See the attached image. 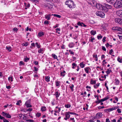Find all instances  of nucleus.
Segmentation results:
<instances>
[{
  "mask_svg": "<svg viewBox=\"0 0 122 122\" xmlns=\"http://www.w3.org/2000/svg\"><path fill=\"white\" fill-rule=\"evenodd\" d=\"M109 98V97H107L103 99H101L100 100L101 102H102L105 101L106 100L108 99Z\"/></svg>",
  "mask_w": 122,
  "mask_h": 122,
  "instance_id": "obj_15",
  "label": "nucleus"
},
{
  "mask_svg": "<svg viewBox=\"0 0 122 122\" xmlns=\"http://www.w3.org/2000/svg\"><path fill=\"white\" fill-rule=\"evenodd\" d=\"M35 44L38 48H39L40 47V45H39L37 42H36L35 43Z\"/></svg>",
  "mask_w": 122,
  "mask_h": 122,
  "instance_id": "obj_47",
  "label": "nucleus"
},
{
  "mask_svg": "<svg viewBox=\"0 0 122 122\" xmlns=\"http://www.w3.org/2000/svg\"><path fill=\"white\" fill-rule=\"evenodd\" d=\"M96 83V81L95 80H93L92 79H91L90 81V84H95Z\"/></svg>",
  "mask_w": 122,
  "mask_h": 122,
  "instance_id": "obj_22",
  "label": "nucleus"
},
{
  "mask_svg": "<svg viewBox=\"0 0 122 122\" xmlns=\"http://www.w3.org/2000/svg\"><path fill=\"white\" fill-rule=\"evenodd\" d=\"M23 115L22 114H20L19 115V116L20 117V119L21 120L23 119Z\"/></svg>",
  "mask_w": 122,
  "mask_h": 122,
  "instance_id": "obj_39",
  "label": "nucleus"
},
{
  "mask_svg": "<svg viewBox=\"0 0 122 122\" xmlns=\"http://www.w3.org/2000/svg\"><path fill=\"white\" fill-rule=\"evenodd\" d=\"M117 60L120 63H122V59H120L119 57H118Z\"/></svg>",
  "mask_w": 122,
  "mask_h": 122,
  "instance_id": "obj_36",
  "label": "nucleus"
},
{
  "mask_svg": "<svg viewBox=\"0 0 122 122\" xmlns=\"http://www.w3.org/2000/svg\"><path fill=\"white\" fill-rule=\"evenodd\" d=\"M52 5L51 4L47 3L44 5V6L47 9H51L53 8Z\"/></svg>",
  "mask_w": 122,
  "mask_h": 122,
  "instance_id": "obj_5",
  "label": "nucleus"
},
{
  "mask_svg": "<svg viewBox=\"0 0 122 122\" xmlns=\"http://www.w3.org/2000/svg\"><path fill=\"white\" fill-rule=\"evenodd\" d=\"M95 39V38H93L92 37H91V39H89V40L90 41H91L92 42H93V40H94Z\"/></svg>",
  "mask_w": 122,
  "mask_h": 122,
  "instance_id": "obj_45",
  "label": "nucleus"
},
{
  "mask_svg": "<svg viewBox=\"0 0 122 122\" xmlns=\"http://www.w3.org/2000/svg\"><path fill=\"white\" fill-rule=\"evenodd\" d=\"M96 15L98 16H100L102 17H103L104 16L105 14L102 12L100 11H97L96 12Z\"/></svg>",
  "mask_w": 122,
  "mask_h": 122,
  "instance_id": "obj_3",
  "label": "nucleus"
},
{
  "mask_svg": "<svg viewBox=\"0 0 122 122\" xmlns=\"http://www.w3.org/2000/svg\"><path fill=\"white\" fill-rule=\"evenodd\" d=\"M118 26H115L113 27L112 28V30H116L117 31Z\"/></svg>",
  "mask_w": 122,
  "mask_h": 122,
  "instance_id": "obj_37",
  "label": "nucleus"
},
{
  "mask_svg": "<svg viewBox=\"0 0 122 122\" xmlns=\"http://www.w3.org/2000/svg\"><path fill=\"white\" fill-rule=\"evenodd\" d=\"M69 52L71 54L73 55L74 54V52H73L71 50H69Z\"/></svg>",
  "mask_w": 122,
  "mask_h": 122,
  "instance_id": "obj_54",
  "label": "nucleus"
},
{
  "mask_svg": "<svg viewBox=\"0 0 122 122\" xmlns=\"http://www.w3.org/2000/svg\"><path fill=\"white\" fill-rule=\"evenodd\" d=\"M106 122H110V121L108 118H106Z\"/></svg>",
  "mask_w": 122,
  "mask_h": 122,
  "instance_id": "obj_64",
  "label": "nucleus"
},
{
  "mask_svg": "<svg viewBox=\"0 0 122 122\" xmlns=\"http://www.w3.org/2000/svg\"><path fill=\"white\" fill-rule=\"evenodd\" d=\"M69 113L70 114L75 115H76L77 116H78V115L76 113H74V112H69Z\"/></svg>",
  "mask_w": 122,
  "mask_h": 122,
  "instance_id": "obj_51",
  "label": "nucleus"
},
{
  "mask_svg": "<svg viewBox=\"0 0 122 122\" xmlns=\"http://www.w3.org/2000/svg\"><path fill=\"white\" fill-rule=\"evenodd\" d=\"M2 114L3 116H5L6 117V116L8 115L9 113H8L6 112H3L2 113Z\"/></svg>",
  "mask_w": 122,
  "mask_h": 122,
  "instance_id": "obj_28",
  "label": "nucleus"
},
{
  "mask_svg": "<svg viewBox=\"0 0 122 122\" xmlns=\"http://www.w3.org/2000/svg\"><path fill=\"white\" fill-rule=\"evenodd\" d=\"M84 69L85 72L87 73H89V70H91V68L89 67L85 68Z\"/></svg>",
  "mask_w": 122,
  "mask_h": 122,
  "instance_id": "obj_10",
  "label": "nucleus"
},
{
  "mask_svg": "<svg viewBox=\"0 0 122 122\" xmlns=\"http://www.w3.org/2000/svg\"><path fill=\"white\" fill-rule=\"evenodd\" d=\"M117 111L118 112V113H121V109L119 108H118L117 109Z\"/></svg>",
  "mask_w": 122,
  "mask_h": 122,
  "instance_id": "obj_55",
  "label": "nucleus"
},
{
  "mask_svg": "<svg viewBox=\"0 0 122 122\" xmlns=\"http://www.w3.org/2000/svg\"><path fill=\"white\" fill-rule=\"evenodd\" d=\"M25 105L27 107H32V105L30 104V100H29L26 101L25 104Z\"/></svg>",
  "mask_w": 122,
  "mask_h": 122,
  "instance_id": "obj_4",
  "label": "nucleus"
},
{
  "mask_svg": "<svg viewBox=\"0 0 122 122\" xmlns=\"http://www.w3.org/2000/svg\"><path fill=\"white\" fill-rule=\"evenodd\" d=\"M93 56L94 58H95L96 59L95 60L96 61H98V58L97 57V55H95L94 54L93 55Z\"/></svg>",
  "mask_w": 122,
  "mask_h": 122,
  "instance_id": "obj_32",
  "label": "nucleus"
},
{
  "mask_svg": "<svg viewBox=\"0 0 122 122\" xmlns=\"http://www.w3.org/2000/svg\"><path fill=\"white\" fill-rule=\"evenodd\" d=\"M44 23L45 24H49V21L47 20H46L44 21Z\"/></svg>",
  "mask_w": 122,
  "mask_h": 122,
  "instance_id": "obj_52",
  "label": "nucleus"
},
{
  "mask_svg": "<svg viewBox=\"0 0 122 122\" xmlns=\"http://www.w3.org/2000/svg\"><path fill=\"white\" fill-rule=\"evenodd\" d=\"M28 45V42H26L25 43H23L22 44V46H26Z\"/></svg>",
  "mask_w": 122,
  "mask_h": 122,
  "instance_id": "obj_49",
  "label": "nucleus"
},
{
  "mask_svg": "<svg viewBox=\"0 0 122 122\" xmlns=\"http://www.w3.org/2000/svg\"><path fill=\"white\" fill-rule=\"evenodd\" d=\"M102 115V114L101 113H98L96 115V117L97 118H99L101 117Z\"/></svg>",
  "mask_w": 122,
  "mask_h": 122,
  "instance_id": "obj_11",
  "label": "nucleus"
},
{
  "mask_svg": "<svg viewBox=\"0 0 122 122\" xmlns=\"http://www.w3.org/2000/svg\"><path fill=\"white\" fill-rule=\"evenodd\" d=\"M53 15L54 17H56L59 18H61V15L57 14H54L51 15Z\"/></svg>",
  "mask_w": 122,
  "mask_h": 122,
  "instance_id": "obj_23",
  "label": "nucleus"
},
{
  "mask_svg": "<svg viewBox=\"0 0 122 122\" xmlns=\"http://www.w3.org/2000/svg\"><path fill=\"white\" fill-rule=\"evenodd\" d=\"M24 4L25 6V7H27V8L29 7L30 6V4L28 3L27 5L26 3H25Z\"/></svg>",
  "mask_w": 122,
  "mask_h": 122,
  "instance_id": "obj_41",
  "label": "nucleus"
},
{
  "mask_svg": "<svg viewBox=\"0 0 122 122\" xmlns=\"http://www.w3.org/2000/svg\"><path fill=\"white\" fill-rule=\"evenodd\" d=\"M36 116L37 117H39L41 115V113H40L37 112L36 114Z\"/></svg>",
  "mask_w": 122,
  "mask_h": 122,
  "instance_id": "obj_33",
  "label": "nucleus"
},
{
  "mask_svg": "<svg viewBox=\"0 0 122 122\" xmlns=\"http://www.w3.org/2000/svg\"><path fill=\"white\" fill-rule=\"evenodd\" d=\"M114 7L117 8H119L122 7V0H117L114 4Z\"/></svg>",
  "mask_w": 122,
  "mask_h": 122,
  "instance_id": "obj_1",
  "label": "nucleus"
},
{
  "mask_svg": "<svg viewBox=\"0 0 122 122\" xmlns=\"http://www.w3.org/2000/svg\"><path fill=\"white\" fill-rule=\"evenodd\" d=\"M90 33L92 35L94 36L96 34V32L95 30H92L91 31Z\"/></svg>",
  "mask_w": 122,
  "mask_h": 122,
  "instance_id": "obj_12",
  "label": "nucleus"
},
{
  "mask_svg": "<svg viewBox=\"0 0 122 122\" xmlns=\"http://www.w3.org/2000/svg\"><path fill=\"white\" fill-rule=\"evenodd\" d=\"M115 22L117 24H122V20L120 19L116 18L115 19Z\"/></svg>",
  "mask_w": 122,
  "mask_h": 122,
  "instance_id": "obj_6",
  "label": "nucleus"
},
{
  "mask_svg": "<svg viewBox=\"0 0 122 122\" xmlns=\"http://www.w3.org/2000/svg\"><path fill=\"white\" fill-rule=\"evenodd\" d=\"M102 36L101 35H100V36L98 35L97 36V39L98 40H100V39H101L102 38Z\"/></svg>",
  "mask_w": 122,
  "mask_h": 122,
  "instance_id": "obj_48",
  "label": "nucleus"
},
{
  "mask_svg": "<svg viewBox=\"0 0 122 122\" xmlns=\"http://www.w3.org/2000/svg\"><path fill=\"white\" fill-rule=\"evenodd\" d=\"M80 65L81 68H83L84 67L85 65L83 63V62H82L80 63Z\"/></svg>",
  "mask_w": 122,
  "mask_h": 122,
  "instance_id": "obj_17",
  "label": "nucleus"
},
{
  "mask_svg": "<svg viewBox=\"0 0 122 122\" xmlns=\"http://www.w3.org/2000/svg\"><path fill=\"white\" fill-rule=\"evenodd\" d=\"M21 102V101L20 100H19L17 101V102L16 103V105L20 106V103Z\"/></svg>",
  "mask_w": 122,
  "mask_h": 122,
  "instance_id": "obj_44",
  "label": "nucleus"
},
{
  "mask_svg": "<svg viewBox=\"0 0 122 122\" xmlns=\"http://www.w3.org/2000/svg\"><path fill=\"white\" fill-rule=\"evenodd\" d=\"M66 4L70 8H74L75 7L73 2L72 0H70L66 1Z\"/></svg>",
  "mask_w": 122,
  "mask_h": 122,
  "instance_id": "obj_2",
  "label": "nucleus"
},
{
  "mask_svg": "<svg viewBox=\"0 0 122 122\" xmlns=\"http://www.w3.org/2000/svg\"><path fill=\"white\" fill-rule=\"evenodd\" d=\"M60 82L59 81H56V86H59L60 84Z\"/></svg>",
  "mask_w": 122,
  "mask_h": 122,
  "instance_id": "obj_40",
  "label": "nucleus"
},
{
  "mask_svg": "<svg viewBox=\"0 0 122 122\" xmlns=\"http://www.w3.org/2000/svg\"><path fill=\"white\" fill-rule=\"evenodd\" d=\"M105 6L107 7V8L108 9H111L112 8V6L111 5H109L107 4H106Z\"/></svg>",
  "mask_w": 122,
  "mask_h": 122,
  "instance_id": "obj_31",
  "label": "nucleus"
},
{
  "mask_svg": "<svg viewBox=\"0 0 122 122\" xmlns=\"http://www.w3.org/2000/svg\"><path fill=\"white\" fill-rule=\"evenodd\" d=\"M114 2L115 1L114 0H110L109 3L110 4H111L114 3Z\"/></svg>",
  "mask_w": 122,
  "mask_h": 122,
  "instance_id": "obj_56",
  "label": "nucleus"
},
{
  "mask_svg": "<svg viewBox=\"0 0 122 122\" xmlns=\"http://www.w3.org/2000/svg\"><path fill=\"white\" fill-rule=\"evenodd\" d=\"M52 56L54 59H57V56L55 54H53L52 55Z\"/></svg>",
  "mask_w": 122,
  "mask_h": 122,
  "instance_id": "obj_38",
  "label": "nucleus"
},
{
  "mask_svg": "<svg viewBox=\"0 0 122 122\" xmlns=\"http://www.w3.org/2000/svg\"><path fill=\"white\" fill-rule=\"evenodd\" d=\"M102 8H101V10H102L104 12H106L108 10V8H107V7L105 5V6H102Z\"/></svg>",
  "mask_w": 122,
  "mask_h": 122,
  "instance_id": "obj_7",
  "label": "nucleus"
},
{
  "mask_svg": "<svg viewBox=\"0 0 122 122\" xmlns=\"http://www.w3.org/2000/svg\"><path fill=\"white\" fill-rule=\"evenodd\" d=\"M13 77L11 76L8 77V80L9 81H11V82H12L13 81Z\"/></svg>",
  "mask_w": 122,
  "mask_h": 122,
  "instance_id": "obj_42",
  "label": "nucleus"
},
{
  "mask_svg": "<svg viewBox=\"0 0 122 122\" xmlns=\"http://www.w3.org/2000/svg\"><path fill=\"white\" fill-rule=\"evenodd\" d=\"M75 45V44L73 42H71L69 43V44L68 46L70 48H72Z\"/></svg>",
  "mask_w": 122,
  "mask_h": 122,
  "instance_id": "obj_13",
  "label": "nucleus"
},
{
  "mask_svg": "<svg viewBox=\"0 0 122 122\" xmlns=\"http://www.w3.org/2000/svg\"><path fill=\"white\" fill-rule=\"evenodd\" d=\"M117 31H122V28L118 27Z\"/></svg>",
  "mask_w": 122,
  "mask_h": 122,
  "instance_id": "obj_43",
  "label": "nucleus"
},
{
  "mask_svg": "<svg viewBox=\"0 0 122 122\" xmlns=\"http://www.w3.org/2000/svg\"><path fill=\"white\" fill-rule=\"evenodd\" d=\"M102 5L100 4H98L96 5V8L97 9H98L100 10H101V8Z\"/></svg>",
  "mask_w": 122,
  "mask_h": 122,
  "instance_id": "obj_9",
  "label": "nucleus"
},
{
  "mask_svg": "<svg viewBox=\"0 0 122 122\" xmlns=\"http://www.w3.org/2000/svg\"><path fill=\"white\" fill-rule=\"evenodd\" d=\"M43 51L42 49L40 48V49L38 51V52L39 53H41V52Z\"/></svg>",
  "mask_w": 122,
  "mask_h": 122,
  "instance_id": "obj_57",
  "label": "nucleus"
},
{
  "mask_svg": "<svg viewBox=\"0 0 122 122\" xmlns=\"http://www.w3.org/2000/svg\"><path fill=\"white\" fill-rule=\"evenodd\" d=\"M70 88L71 90V91L73 92L74 91L73 88L74 87V85L73 84H71L70 85Z\"/></svg>",
  "mask_w": 122,
  "mask_h": 122,
  "instance_id": "obj_20",
  "label": "nucleus"
},
{
  "mask_svg": "<svg viewBox=\"0 0 122 122\" xmlns=\"http://www.w3.org/2000/svg\"><path fill=\"white\" fill-rule=\"evenodd\" d=\"M70 114L68 112H66V116L68 118H69L70 117Z\"/></svg>",
  "mask_w": 122,
  "mask_h": 122,
  "instance_id": "obj_21",
  "label": "nucleus"
},
{
  "mask_svg": "<svg viewBox=\"0 0 122 122\" xmlns=\"http://www.w3.org/2000/svg\"><path fill=\"white\" fill-rule=\"evenodd\" d=\"M44 35V33L42 32H40L38 33V36L40 37Z\"/></svg>",
  "mask_w": 122,
  "mask_h": 122,
  "instance_id": "obj_25",
  "label": "nucleus"
},
{
  "mask_svg": "<svg viewBox=\"0 0 122 122\" xmlns=\"http://www.w3.org/2000/svg\"><path fill=\"white\" fill-rule=\"evenodd\" d=\"M116 13L117 15L120 17H122V10L117 11Z\"/></svg>",
  "mask_w": 122,
  "mask_h": 122,
  "instance_id": "obj_8",
  "label": "nucleus"
},
{
  "mask_svg": "<svg viewBox=\"0 0 122 122\" xmlns=\"http://www.w3.org/2000/svg\"><path fill=\"white\" fill-rule=\"evenodd\" d=\"M6 117L8 118H11V115L9 114L6 116Z\"/></svg>",
  "mask_w": 122,
  "mask_h": 122,
  "instance_id": "obj_60",
  "label": "nucleus"
},
{
  "mask_svg": "<svg viewBox=\"0 0 122 122\" xmlns=\"http://www.w3.org/2000/svg\"><path fill=\"white\" fill-rule=\"evenodd\" d=\"M106 73H107V75H109L111 72H112V71L111 70H109V69H107V71H106Z\"/></svg>",
  "mask_w": 122,
  "mask_h": 122,
  "instance_id": "obj_24",
  "label": "nucleus"
},
{
  "mask_svg": "<svg viewBox=\"0 0 122 122\" xmlns=\"http://www.w3.org/2000/svg\"><path fill=\"white\" fill-rule=\"evenodd\" d=\"M26 121H27L29 122H33L34 121L33 120L31 119L27 120H26Z\"/></svg>",
  "mask_w": 122,
  "mask_h": 122,
  "instance_id": "obj_58",
  "label": "nucleus"
},
{
  "mask_svg": "<svg viewBox=\"0 0 122 122\" xmlns=\"http://www.w3.org/2000/svg\"><path fill=\"white\" fill-rule=\"evenodd\" d=\"M115 83L116 85H118L119 84V81L117 79H116L115 80Z\"/></svg>",
  "mask_w": 122,
  "mask_h": 122,
  "instance_id": "obj_29",
  "label": "nucleus"
},
{
  "mask_svg": "<svg viewBox=\"0 0 122 122\" xmlns=\"http://www.w3.org/2000/svg\"><path fill=\"white\" fill-rule=\"evenodd\" d=\"M70 119L71 120H72V122H75V120H74V118H70Z\"/></svg>",
  "mask_w": 122,
  "mask_h": 122,
  "instance_id": "obj_61",
  "label": "nucleus"
},
{
  "mask_svg": "<svg viewBox=\"0 0 122 122\" xmlns=\"http://www.w3.org/2000/svg\"><path fill=\"white\" fill-rule=\"evenodd\" d=\"M50 77L49 76H46L45 77V80L47 81L48 82L50 81Z\"/></svg>",
  "mask_w": 122,
  "mask_h": 122,
  "instance_id": "obj_26",
  "label": "nucleus"
},
{
  "mask_svg": "<svg viewBox=\"0 0 122 122\" xmlns=\"http://www.w3.org/2000/svg\"><path fill=\"white\" fill-rule=\"evenodd\" d=\"M46 107H43L41 108V110L42 112L45 111L46 110Z\"/></svg>",
  "mask_w": 122,
  "mask_h": 122,
  "instance_id": "obj_34",
  "label": "nucleus"
},
{
  "mask_svg": "<svg viewBox=\"0 0 122 122\" xmlns=\"http://www.w3.org/2000/svg\"><path fill=\"white\" fill-rule=\"evenodd\" d=\"M65 107L67 108H70L71 107V105L68 104L65 105Z\"/></svg>",
  "mask_w": 122,
  "mask_h": 122,
  "instance_id": "obj_46",
  "label": "nucleus"
},
{
  "mask_svg": "<svg viewBox=\"0 0 122 122\" xmlns=\"http://www.w3.org/2000/svg\"><path fill=\"white\" fill-rule=\"evenodd\" d=\"M60 95V93H59L58 92H57L54 95H55L56 96V98H57L59 97Z\"/></svg>",
  "mask_w": 122,
  "mask_h": 122,
  "instance_id": "obj_16",
  "label": "nucleus"
},
{
  "mask_svg": "<svg viewBox=\"0 0 122 122\" xmlns=\"http://www.w3.org/2000/svg\"><path fill=\"white\" fill-rule=\"evenodd\" d=\"M2 114L3 116H5L6 117V116L8 115L9 113H8L6 112H3L2 113Z\"/></svg>",
  "mask_w": 122,
  "mask_h": 122,
  "instance_id": "obj_27",
  "label": "nucleus"
},
{
  "mask_svg": "<svg viewBox=\"0 0 122 122\" xmlns=\"http://www.w3.org/2000/svg\"><path fill=\"white\" fill-rule=\"evenodd\" d=\"M11 47L9 46H7L6 47V49H7L9 51H11Z\"/></svg>",
  "mask_w": 122,
  "mask_h": 122,
  "instance_id": "obj_19",
  "label": "nucleus"
},
{
  "mask_svg": "<svg viewBox=\"0 0 122 122\" xmlns=\"http://www.w3.org/2000/svg\"><path fill=\"white\" fill-rule=\"evenodd\" d=\"M105 107L103 106H99L98 107V108L99 109H101L104 108Z\"/></svg>",
  "mask_w": 122,
  "mask_h": 122,
  "instance_id": "obj_53",
  "label": "nucleus"
},
{
  "mask_svg": "<svg viewBox=\"0 0 122 122\" xmlns=\"http://www.w3.org/2000/svg\"><path fill=\"white\" fill-rule=\"evenodd\" d=\"M77 25L79 26H82V25L83 24V23L81 22L80 21H79L78 22Z\"/></svg>",
  "mask_w": 122,
  "mask_h": 122,
  "instance_id": "obj_30",
  "label": "nucleus"
},
{
  "mask_svg": "<svg viewBox=\"0 0 122 122\" xmlns=\"http://www.w3.org/2000/svg\"><path fill=\"white\" fill-rule=\"evenodd\" d=\"M102 49L104 51H106V49L105 47L104 46H102Z\"/></svg>",
  "mask_w": 122,
  "mask_h": 122,
  "instance_id": "obj_59",
  "label": "nucleus"
},
{
  "mask_svg": "<svg viewBox=\"0 0 122 122\" xmlns=\"http://www.w3.org/2000/svg\"><path fill=\"white\" fill-rule=\"evenodd\" d=\"M3 122H9V121L7 120H6L5 119L3 120Z\"/></svg>",
  "mask_w": 122,
  "mask_h": 122,
  "instance_id": "obj_63",
  "label": "nucleus"
},
{
  "mask_svg": "<svg viewBox=\"0 0 122 122\" xmlns=\"http://www.w3.org/2000/svg\"><path fill=\"white\" fill-rule=\"evenodd\" d=\"M19 65L20 66H21L22 65H24V63L22 61H20L19 63Z\"/></svg>",
  "mask_w": 122,
  "mask_h": 122,
  "instance_id": "obj_50",
  "label": "nucleus"
},
{
  "mask_svg": "<svg viewBox=\"0 0 122 122\" xmlns=\"http://www.w3.org/2000/svg\"><path fill=\"white\" fill-rule=\"evenodd\" d=\"M66 73V72L64 70H63V72H61V76H65V74Z\"/></svg>",
  "mask_w": 122,
  "mask_h": 122,
  "instance_id": "obj_18",
  "label": "nucleus"
},
{
  "mask_svg": "<svg viewBox=\"0 0 122 122\" xmlns=\"http://www.w3.org/2000/svg\"><path fill=\"white\" fill-rule=\"evenodd\" d=\"M113 50L112 49H111L110 52H109V54H110V55H112V53L113 52Z\"/></svg>",
  "mask_w": 122,
  "mask_h": 122,
  "instance_id": "obj_62",
  "label": "nucleus"
},
{
  "mask_svg": "<svg viewBox=\"0 0 122 122\" xmlns=\"http://www.w3.org/2000/svg\"><path fill=\"white\" fill-rule=\"evenodd\" d=\"M51 15L50 14H49L47 15H45V18L47 20H49L50 19V17Z\"/></svg>",
  "mask_w": 122,
  "mask_h": 122,
  "instance_id": "obj_14",
  "label": "nucleus"
},
{
  "mask_svg": "<svg viewBox=\"0 0 122 122\" xmlns=\"http://www.w3.org/2000/svg\"><path fill=\"white\" fill-rule=\"evenodd\" d=\"M30 59V58H29L27 57H25V58L24 59V61L25 62H27V61H29Z\"/></svg>",
  "mask_w": 122,
  "mask_h": 122,
  "instance_id": "obj_35",
  "label": "nucleus"
}]
</instances>
